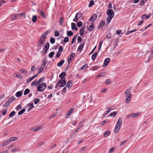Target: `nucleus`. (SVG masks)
I'll return each instance as SVG.
<instances>
[{
    "label": "nucleus",
    "mask_w": 153,
    "mask_h": 153,
    "mask_svg": "<svg viewBox=\"0 0 153 153\" xmlns=\"http://www.w3.org/2000/svg\"><path fill=\"white\" fill-rule=\"evenodd\" d=\"M106 13L108 15V16L107 18V23L108 24L110 23L111 19L113 17L114 15V13L112 10L108 9Z\"/></svg>",
    "instance_id": "nucleus-1"
},
{
    "label": "nucleus",
    "mask_w": 153,
    "mask_h": 153,
    "mask_svg": "<svg viewBox=\"0 0 153 153\" xmlns=\"http://www.w3.org/2000/svg\"><path fill=\"white\" fill-rule=\"evenodd\" d=\"M122 119L120 117L117 120L115 126V133H118L120 130V126L122 124Z\"/></svg>",
    "instance_id": "nucleus-2"
},
{
    "label": "nucleus",
    "mask_w": 153,
    "mask_h": 153,
    "mask_svg": "<svg viewBox=\"0 0 153 153\" xmlns=\"http://www.w3.org/2000/svg\"><path fill=\"white\" fill-rule=\"evenodd\" d=\"M37 87V90L39 91H42L44 90L46 87V84L45 83H42L39 84Z\"/></svg>",
    "instance_id": "nucleus-3"
},
{
    "label": "nucleus",
    "mask_w": 153,
    "mask_h": 153,
    "mask_svg": "<svg viewBox=\"0 0 153 153\" xmlns=\"http://www.w3.org/2000/svg\"><path fill=\"white\" fill-rule=\"evenodd\" d=\"M45 42V41L42 40V39H39L38 40L37 46L39 50L41 49L42 47L43 46Z\"/></svg>",
    "instance_id": "nucleus-4"
},
{
    "label": "nucleus",
    "mask_w": 153,
    "mask_h": 153,
    "mask_svg": "<svg viewBox=\"0 0 153 153\" xmlns=\"http://www.w3.org/2000/svg\"><path fill=\"white\" fill-rule=\"evenodd\" d=\"M59 82L60 87H62L65 86L66 84V81L65 78H62L60 79Z\"/></svg>",
    "instance_id": "nucleus-5"
},
{
    "label": "nucleus",
    "mask_w": 153,
    "mask_h": 153,
    "mask_svg": "<svg viewBox=\"0 0 153 153\" xmlns=\"http://www.w3.org/2000/svg\"><path fill=\"white\" fill-rule=\"evenodd\" d=\"M82 14L81 13L79 12L77 13L75 16V18L73 19L74 22H76L78 21V19L80 18L82 16Z\"/></svg>",
    "instance_id": "nucleus-6"
},
{
    "label": "nucleus",
    "mask_w": 153,
    "mask_h": 153,
    "mask_svg": "<svg viewBox=\"0 0 153 153\" xmlns=\"http://www.w3.org/2000/svg\"><path fill=\"white\" fill-rule=\"evenodd\" d=\"M50 44L49 42H47L45 45V47L43 49V51H44V52H43V53L44 54H45L49 49Z\"/></svg>",
    "instance_id": "nucleus-7"
},
{
    "label": "nucleus",
    "mask_w": 153,
    "mask_h": 153,
    "mask_svg": "<svg viewBox=\"0 0 153 153\" xmlns=\"http://www.w3.org/2000/svg\"><path fill=\"white\" fill-rule=\"evenodd\" d=\"M74 56H75L74 53H72L71 54L70 57H68V64H69L70 63L72 59L74 58Z\"/></svg>",
    "instance_id": "nucleus-8"
},
{
    "label": "nucleus",
    "mask_w": 153,
    "mask_h": 153,
    "mask_svg": "<svg viewBox=\"0 0 153 153\" xmlns=\"http://www.w3.org/2000/svg\"><path fill=\"white\" fill-rule=\"evenodd\" d=\"M131 89H127L125 92V95L126 97H131V94L130 92Z\"/></svg>",
    "instance_id": "nucleus-9"
},
{
    "label": "nucleus",
    "mask_w": 153,
    "mask_h": 153,
    "mask_svg": "<svg viewBox=\"0 0 153 153\" xmlns=\"http://www.w3.org/2000/svg\"><path fill=\"white\" fill-rule=\"evenodd\" d=\"M74 108H72L70 110L68 111L65 116V118H68V117L73 112Z\"/></svg>",
    "instance_id": "nucleus-10"
},
{
    "label": "nucleus",
    "mask_w": 153,
    "mask_h": 153,
    "mask_svg": "<svg viewBox=\"0 0 153 153\" xmlns=\"http://www.w3.org/2000/svg\"><path fill=\"white\" fill-rule=\"evenodd\" d=\"M97 16L96 14H93L91 17L90 18L89 21H94L97 18Z\"/></svg>",
    "instance_id": "nucleus-11"
},
{
    "label": "nucleus",
    "mask_w": 153,
    "mask_h": 153,
    "mask_svg": "<svg viewBox=\"0 0 153 153\" xmlns=\"http://www.w3.org/2000/svg\"><path fill=\"white\" fill-rule=\"evenodd\" d=\"M46 64V62H44V63L42 64V67L39 69V72H38V74H39L40 72H41L43 70L44 68L45 67Z\"/></svg>",
    "instance_id": "nucleus-12"
},
{
    "label": "nucleus",
    "mask_w": 153,
    "mask_h": 153,
    "mask_svg": "<svg viewBox=\"0 0 153 153\" xmlns=\"http://www.w3.org/2000/svg\"><path fill=\"white\" fill-rule=\"evenodd\" d=\"M110 59L109 58H106L104 61V63L103 64V66L105 67L107 66L108 65L109 61H110Z\"/></svg>",
    "instance_id": "nucleus-13"
},
{
    "label": "nucleus",
    "mask_w": 153,
    "mask_h": 153,
    "mask_svg": "<svg viewBox=\"0 0 153 153\" xmlns=\"http://www.w3.org/2000/svg\"><path fill=\"white\" fill-rule=\"evenodd\" d=\"M42 127V126H39L37 127H36L34 128H33L32 129V130H33L35 131H36L39 130H40L41 129Z\"/></svg>",
    "instance_id": "nucleus-14"
},
{
    "label": "nucleus",
    "mask_w": 153,
    "mask_h": 153,
    "mask_svg": "<svg viewBox=\"0 0 153 153\" xmlns=\"http://www.w3.org/2000/svg\"><path fill=\"white\" fill-rule=\"evenodd\" d=\"M85 28V27H84L83 26L80 29V30L79 31V33L80 36H82L83 35L84 32V30Z\"/></svg>",
    "instance_id": "nucleus-15"
},
{
    "label": "nucleus",
    "mask_w": 153,
    "mask_h": 153,
    "mask_svg": "<svg viewBox=\"0 0 153 153\" xmlns=\"http://www.w3.org/2000/svg\"><path fill=\"white\" fill-rule=\"evenodd\" d=\"M18 18V14H15L13 15L11 17V20H14Z\"/></svg>",
    "instance_id": "nucleus-16"
},
{
    "label": "nucleus",
    "mask_w": 153,
    "mask_h": 153,
    "mask_svg": "<svg viewBox=\"0 0 153 153\" xmlns=\"http://www.w3.org/2000/svg\"><path fill=\"white\" fill-rule=\"evenodd\" d=\"M84 44L85 43H84L83 44H82L80 45H79L77 51H82L83 50Z\"/></svg>",
    "instance_id": "nucleus-17"
},
{
    "label": "nucleus",
    "mask_w": 153,
    "mask_h": 153,
    "mask_svg": "<svg viewBox=\"0 0 153 153\" xmlns=\"http://www.w3.org/2000/svg\"><path fill=\"white\" fill-rule=\"evenodd\" d=\"M16 98L13 97H12L10 98H9L7 100V101L10 103H11L13 101H14Z\"/></svg>",
    "instance_id": "nucleus-18"
},
{
    "label": "nucleus",
    "mask_w": 153,
    "mask_h": 153,
    "mask_svg": "<svg viewBox=\"0 0 153 153\" xmlns=\"http://www.w3.org/2000/svg\"><path fill=\"white\" fill-rule=\"evenodd\" d=\"M18 139L17 137H13L9 138L8 140L10 142H12Z\"/></svg>",
    "instance_id": "nucleus-19"
},
{
    "label": "nucleus",
    "mask_w": 153,
    "mask_h": 153,
    "mask_svg": "<svg viewBox=\"0 0 153 153\" xmlns=\"http://www.w3.org/2000/svg\"><path fill=\"white\" fill-rule=\"evenodd\" d=\"M45 79V78L44 77H42L40 79H39L38 81L37 82V83L36 84V85H39L40 84L41 82H43L44 80Z\"/></svg>",
    "instance_id": "nucleus-20"
},
{
    "label": "nucleus",
    "mask_w": 153,
    "mask_h": 153,
    "mask_svg": "<svg viewBox=\"0 0 153 153\" xmlns=\"http://www.w3.org/2000/svg\"><path fill=\"white\" fill-rule=\"evenodd\" d=\"M126 97V100H125L126 102V103H128L131 101V97H128V96Z\"/></svg>",
    "instance_id": "nucleus-21"
},
{
    "label": "nucleus",
    "mask_w": 153,
    "mask_h": 153,
    "mask_svg": "<svg viewBox=\"0 0 153 153\" xmlns=\"http://www.w3.org/2000/svg\"><path fill=\"white\" fill-rule=\"evenodd\" d=\"M37 20V17L36 15L33 16L32 17V21L33 23H35Z\"/></svg>",
    "instance_id": "nucleus-22"
},
{
    "label": "nucleus",
    "mask_w": 153,
    "mask_h": 153,
    "mask_svg": "<svg viewBox=\"0 0 153 153\" xmlns=\"http://www.w3.org/2000/svg\"><path fill=\"white\" fill-rule=\"evenodd\" d=\"M69 88H71L72 86V83L70 81H68L66 85Z\"/></svg>",
    "instance_id": "nucleus-23"
},
{
    "label": "nucleus",
    "mask_w": 153,
    "mask_h": 153,
    "mask_svg": "<svg viewBox=\"0 0 153 153\" xmlns=\"http://www.w3.org/2000/svg\"><path fill=\"white\" fill-rule=\"evenodd\" d=\"M111 110V108H108V110L106 111V112L104 113L102 115V117H105L107 114H108Z\"/></svg>",
    "instance_id": "nucleus-24"
},
{
    "label": "nucleus",
    "mask_w": 153,
    "mask_h": 153,
    "mask_svg": "<svg viewBox=\"0 0 153 153\" xmlns=\"http://www.w3.org/2000/svg\"><path fill=\"white\" fill-rule=\"evenodd\" d=\"M65 62V60H62L60 62H58L57 64V66L59 67H61Z\"/></svg>",
    "instance_id": "nucleus-25"
},
{
    "label": "nucleus",
    "mask_w": 153,
    "mask_h": 153,
    "mask_svg": "<svg viewBox=\"0 0 153 153\" xmlns=\"http://www.w3.org/2000/svg\"><path fill=\"white\" fill-rule=\"evenodd\" d=\"M141 113L140 112H139L133 114L132 115V118H134L137 117L139 114Z\"/></svg>",
    "instance_id": "nucleus-26"
},
{
    "label": "nucleus",
    "mask_w": 153,
    "mask_h": 153,
    "mask_svg": "<svg viewBox=\"0 0 153 153\" xmlns=\"http://www.w3.org/2000/svg\"><path fill=\"white\" fill-rule=\"evenodd\" d=\"M66 76L65 73V72H62L61 74H59V77L61 78V79L62 78H65L64 77L65 76Z\"/></svg>",
    "instance_id": "nucleus-27"
},
{
    "label": "nucleus",
    "mask_w": 153,
    "mask_h": 153,
    "mask_svg": "<svg viewBox=\"0 0 153 153\" xmlns=\"http://www.w3.org/2000/svg\"><path fill=\"white\" fill-rule=\"evenodd\" d=\"M137 30V29H134L132 30L128 31L126 32V35H128Z\"/></svg>",
    "instance_id": "nucleus-28"
},
{
    "label": "nucleus",
    "mask_w": 153,
    "mask_h": 153,
    "mask_svg": "<svg viewBox=\"0 0 153 153\" xmlns=\"http://www.w3.org/2000/svg\"><path fill=\"white\" fill-rule=\"evenodd\" d=\"M105 21H102L101 22L100 24V25L99 26V28H100L101 27H102L105 25Z\"/></svg>",
    "instance_id": "nucleus-29"
},
{
    "label": "nucleus",
    "mask_w": 153,
    "mask_h": 153,
    "mask_svg": "<svg viewBox=\"0 0 153 153\" xmlns=\"http://www.w3.org/2000/svg\"><path fill=\"white\" fill-rule=\"evenodd\" d=\"M94 27V25L93 23H92L90 25L89 27L88 28V30L89 31H91L92 30Z\"/></svg>",
    "instance_id": "nucleus-30"
},
{
    "label": "nucleus",
    "mask_w": 153,
    "mask_h": 153,
    "mask_svg": "<svg viewBox=\"0 0 153 153\" xmlns=\"http://www.w3.org/2000/svg\"><path fill=\"white\" fill-rule=\"evenodd\" d=\"M46 37V36L45 35V34H43L41 37L40 39H42V40L45 41V38Z\"/></svg>",
    "instance_id": "nucleus-31"
},
{
    "label": "nucleus",
    "mask_w": 153,
    "mask_h": 153,
    "mask_svg": "<svg viewBox=\"0 0 153 153\" xmlns=\"http://www.w3.org/2000/svg\"><path fill=\"white\" fill-rule=\"evenodd\" d=\"M97 54V52H96L93 54L92 56V59L93 60H94L95 59Z\"/></svg>",
    "instance_id": "nucleus-32"
},
{
    "label": "nucleus",
    "mask_w": 153,
    "mask_h": 153,
    "mask_svg": "<svg viewBox=\"0 0 153 153\" xmlns=\"http://www.w3.org/2000/svg\"><path fill=\"white\" fill-rule=\"evenodd\" d=\"M10 142V141H9V140H7L5 141H4L3 144L2 145V147H4L6 146Z\"/></svg>",
    "instance_id": "nucleus-33"
},
{
    "label": "nucleus",
    "mask_w": 153,
    "mask_h": 153,
    "mask_svg": "<svg viewBox=\"0 0 153 153\" xmlns=\"http://www.w3.org/2000/svg\"><path fill=\"white\" fill-rule=\"evenodd\" d=\"M19 148L18 147H16L14 148L13 149L11 150V152H14L18 151Z\"/></svg>",
    "instance_id": "nucleus-34"
},
{
    "label": "nucleus",
    "mask_w": 153,
    "mask_h": 153,
    "mask_svg": "<svg viewBox=\"0 0 153 153\" xmlns=\"http://www.w3.org/2000/svg\"><path fill=\"white\" fill-rule=\"evenodd\" d=\"M110 131H107L105 133L104 136V137H106L108 135L110 134Z\"/></svg>",
    "instance_id": "nucleus-35"
},
{
    "label": "nucleus",
    "mask_w": 153,
    "mask_h": 153,
    "mask_svg": "<svg viewBox=\"0 0 153 153\" xmlns=\"http://www.w3.org/2000/svg\"><path fill=\"white\" fill-rule=\"evenodd\" d=\"M30 91V90L28 88L26 89L24 92V94L25 95L27 94Z\"/></svg>",
    "instance_id": "nucleus-36"
},
{
    "label": "nucleus",
    "mask_w": 153,
    "mask_h": 153,
    "mask_svg": "<svg viewBox=\"0 0 153 153\" xmlns=\"http://www.w3.org/2000/svg\"><path fill=\"white\" fill-rule=\"evenodd\" d=\"M16 113V112L15 111H13L11 112L9 115V117H12Z\"/></svg>",
    "instance_id": "nucleus-37"
},
{
    "label": "nucleus",
    "mask_w": 153,
    "mask_h": 153,
    "mask_svg": "<svg viewBox=\"0 0 153 153\" xmlns=\"http://www.w3.org/2000/svg\"><path fill=\"white\" fill-rule=\"evenodd\" d=\"M77 37V36H75L72 38L71 42L72 44H73V43H74V42L76 41Z\"/></svg>",
    "instance_id": "nucleus-38"
},
{
    "label": "nucleus",
    "mask_w": 153,
    "mask_h": 153,
    "mask_svg": "<svg viewBox=\"0 0 153 153\" xmlns=\"http://www.w3.org/2000/svg\"><path fill=\"white\" fill-rule=\"evenodd\" d=\"M94 4V1L93 0H91L89 3L88 5V7H92L93 5Z\"/></svg>",
    "instance_id": "nucleus-39"
},
{
    "label": "nucleus",
    "mask_w": 153,
    "mask_h": 153,
    "mask_svg": "<svg viewBox=\"0 0 153 153\" xmlns=\"http://www.w3.org/2000/svg\"><path fill=\"white\" fill-rule=\"evenodd\" d=\"M73 33L71 31H67V35L68 36H71L73 35Z\"/></svg>",
    "instance_id": "nucleus-40"
},
{
    "label": "nucleus",
    "mask_w": 153,
    "mask_h": 153,
    "mask_svg": "<svg viewBox=\"0 0 153 153\" xmlns=\"http://www.w3.org/2000/svg\"><path fill=\"white\" fill-rule=\"evenodd\" d=\"M10 103L8 101H7L3 105V107H8L9 105L10 104Z\"/></svg>",
    "instance_id": "nucleus-41"
},
{
    "label": "nucleus",
    "mask_w": 153,
    "mask_h": 153,
    "mask_svg": "<svg viewBox=\"0 0 153 153\" xmlns=\"http://www.w3.org/2000/svg\"><path fill=\"white\" fill-rule=\"evenodd\" d=\"M147 0H141L140 3V4L141 5H142L143 6H144L145 2Z\"/></svg>",
    "instance_id": "nucleus-42"
},
{
    "label": "nucleus",
    "mask_w": 153,
    "mask_h": 153,
    "mask_svg": "<svg viewBox=\"0 0 153 153\" xmlns=\"http://www.w3.org/2000/svg\"><path fill=\"white\" fill-rule=\"evenodd\" d=\"M22 95V94L20 91H18L16 93V95L18 97H21Z\"/></svg>",
    "instance_id": "nucleus-43"
},
{
    "label": "nucleus",
    "mask_w": 153,
    "mask_h": 153,
    "mask_svg": "<svg viewBox=\"0 0 153 153\" xmlns=\"http://www.w3.org/2000/svg\"><path fill=\"white\" fill-rule=\"evenodd\" d=\"M21 72L22 73H23L25 75L27 73V70H25L23 69H21Z\"/></svg>",
    "instance_id": "nucleus-44"
},
{
    "label": "nucleus",
    "mask_w": 153,
    "mask_h": 153,
    "mask_svg": "<svg viewBox=\"0 0 153 153\" xmlns=\"http://www.w3.org/2000/svg\"><path fill=\"white\" fill-rule=\"evenodd\" d=\"M102 44V41H100V42L99 44L98 52H99L100 51V50L101 48V47Z\"/></svg>",
    "instance_id": "nucleus-45"
},
{
    "label": "nucleus",
    "mask_w": 153,
    "mask_h": 153,
    "mask_svg": "<svg viewBox=\"0 0 153 153\" xmlns=\"http://www.w3.org/2000/svg\"><path fill=\"white\" fill-rule=\"evenodd\" d=\"M26 109H22L21 111H19L18 112V114L19 115H21L24 112H25V111Z\"/></svg>",
    "instance_id": "nucleus-46"
},
{
    "label": "nucleus",
    "mask_w": 153,
    "mask_h": 153,
    "mask_svg": "<svg viewBox=\"0 0 153 153\" xmlns=\"http://www.w3.org/2000/svg\"><path fill=\"white\" fill-rule=\"evenodd\" d=\"M25 13H23L18 14V16H19L20 17H25Z\"/></svg>",
    "instance_id": "nucleus-47"
},
{
    "label": "nucleus",
    "mask_w": 153,
    "mask_h": 153,
    "mask_svg": "<svg viewBox=\"0 0 153 153\" xmlns=\"http://www.w3.org/2000/svg\"><path fill=\"white\" fill-rule=\"evenodd\" d=\"M115 33L117 35H119L122 33V31L121 30H117L116 31Z\"/></svg>",
    "instance_id": "nucleus-48"
},
{
    "label": "nucleus",
    "mask_w": 153,
    "mask_h": 153,
    "mask_svg": "<svg viewBox=\"0 0 153 153\" xmlns=\"http://www.w3.org/2000/svg\"><path fill=\"white\" fill-rule=\"evenodd\" d=\"M71 28L72 30H74V28L75 27L76 25L74 23H72L71 24Z\"/></svg>",
    "instance_id": "nucleus-49"
},
{
    "label": "nucleus",
    "mask_w": 153,
    "mask_h": 153,
    "mask_svg": "<svg viewBox=\"0 0 153 153\" xmlns=\"http://www.w3.org/2000/svg\"><path fill=\"white\" fill-rule=\"evenodd\" d=\"M114 147H112V148H111L108 151V153H111L113 152H114Z\"/></svg>",
    "instance_id": "nucleus-50"
},
{
    "label": "nucleus",
    "mask_w": 153,
    "mask_h": 153,
    "mask_svg": "<svg viewBox=\"0 0 153 153\" xmlns=\"http://www.w3.org/2000/svg\"><path fill=\"white\" fill-rule=\"evenodd\" d=\"M54 54V52L53 51L51 52L49 54L48 56L50 58H52L53 55Z\"/></svg>",
    "instance_id": "nucleus-51"
},
{
    "label": "nucleus",
    "mask_w": 153,
    "mask_h": 153,
    "mask_svg": "<svg viewBox=\"0 0 153 153\" xmlns=\"http://www.w3.org/2000/svg\"><path fill=\"white\" fill-rule=\"evenodd\" d=\"M55 39L53 38H51L50 40V42L52 44H53L55 42Z\"/></svg>",
    "instance_id": "nucleus-52"
},
{
    "label": "nucleus",
    "mask_w": 153,
    "mask_h": 153,
    "mask_svg": "<svg viewBox=\"0 0 153 153\" xmlns=\"http://www.w3.org/2000/svg\"><path fill=\"white\" fill-rule=\"evenodd\" d=\"M69 41V38L68 37H65L64 40H63V42H68Z\"/></svg>",
    "instance_id": "nucleus-53"
},
{
    "label": "nucleus",
    "mask_w": 153,
    "mask_h": 153,
    "mask_svg": "<svg viewBox=\"0 0 153 153\" xmlns=\"http://www.w3.org/2000/svg\"><path fill=\"white\" fill-rule=\"evenodd\" d=\"M88 67V65L87 64H85L84 65H83L82 67L80 68V70H82L85 68H87Z\"/></svg>",
    "instance_id": "nucleus-54"
},
{
    "label": "nucleus",
    "mask_w": 153,
    "mask_h": 153,
    "mask_svg": "<svg viewBox=\"0 0 153 153\" xmlns=\"http://www.w3.org/2000/svg\"><path fill=\"white\" fill-rule=\"evenodd\" d=\"M28 106H30V109H32L34 107V105L33 103H29L28 104Z\"/></svg>",
    "instance_id": "nucleus-55"
},
{
    "label": "nucleus",
    "mask_w": 153,
    "mask_h": 153,
    "mask_svg": "<svg viewBox=\"0 0 153 153\" xmlns=\"http://www.w3.org/2000/svg\"><path fill=\"white\" fill-rule=\"evenodd\" d=\"M14 76L16 77H17L19 78H22V75L20 74H15Z\"/></svg>",
    "instance_id": "nucleus-56"
},
{
    "label": "nucleus",
    "mask_w": 153,
    "mask_h": 153,
    "mask_svg": "<svg viewBox=\"0 0 153 153\" xmlns=\"http://www.w3.org/2000/svg\"><path fill=\"white\" fill-rule=\"evenodd\" d=\"M77 26L78 27H80L82 25V22L81 21H79L77 24Z\"/></svg>",
    "instance_id": "nucleus-57"
},
{
    "label": "nucleus",
    "mask_w": 153,
    "mask_h": 153,
    "mask_svg": "<svg viewBox=\"0 0 153 153\" xmlns=\"http://www.w3.org/2000/svg\"><path fill=\"white\" fill-rule=\"evenodd\" d=\"M63 19L62 17H61L60 19V21H59V23H60V25H62V23L63 21Z\"/></svg>",
    "instance_id": "nucleus-58"
},
{
    "label": "nucleus",
    "mask_w": 153,
    "mask_h": 153,
    "mask_svg": "<svg viewBox=\"0 0 153 153\" xmlns=\"http://www.w3.org/2000/svg\"><path fill=\"white\" fill-rule=\"evenodd\" d=\"M63 48L62 46H60L59 48L58 51L60 52L61 53L63 51Z\"/></svg>",
    "instance_id": "nucleus-59"
},
{
    "label": "nucleus",
    "mask_w": 153,
    "mask_h": 153,
    "mask_svg": "<svg viewBox=\"0 0 153 153\" xmlns=\"http://www.w3.org/2000/svg\"><path fill=\"white\" fill-rule=\"evenodd\" d=\"M55 36H59V33L58 31H56L55 32Z\"/></svg>",
    "instance_id": "nucleus-60"
},
{
    "label": "nucleus",
    "mask_w": 153,
    "mask_h": 153,
    "mask_svg": "<svg viewBox=\"0 0 153 153\" xmlns=\"http://www.w3.org/2000/svg\"><path fill=\"white\" fill-rule=\"evenodd\" d=\"M40 101V100L39 99H36L34 101V103L35 104H37Z\"/></svg>",
    "instance_id": "nucleus-61"
},
{
    "label": "nucleus",
    "mask_w": 153,
    "mask_h": 153,
    "mask_svg": "<svg viewBox=\"0 0 153 153\" xmlns=\"http://www.w3.org/2000/svg\"><path fill=\"white\" fill-rule=\"evenodd\" d=\"M33 79L32 77H29L27 80V82L28 83L30 82Z\"/></svg>",
    "instance_id": "nucleus-62"
},
{
    "label": "nucleus",
    "mask_w": 153,
    "mask_h": 153,
    "mask_svg": "<svg viewBox=\"0 0 153 153\" xmlns=\"http://www.w3.org/2000/svg\"><path fill=\"white\" fill-rule=\"evenodd\" d=\"M105 83L106 84H108L111 83V80L109 79H107L106 80Z\"/></svg>",
    "instance_id": "nucleus-63"
},
{
    "label": "nucleus",
    "mask_w": 153,
    "mask_h": 153,
    "mask_svg": "<svg viewBox=\"0 0 153 153\" xmlns=\"http://www.w3.org/2000/svg\"><path fill=\"white\" fill-rule=\"evenodd\" d=\"M106 37L108 39H110L111 38V34L110 33H108L106 35Z\"/></svg>",
    "instance_id": "nucleus-64"
}]
</instances>
